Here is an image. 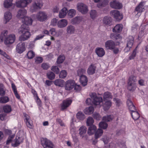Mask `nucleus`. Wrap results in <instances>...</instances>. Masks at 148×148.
<instances>
[{"label": "nucleus", "instance_id": "60", "mask_svg": "<svg viewBox=\"0 0 148 148\" xmlns=\"http://www.w3.org/2000/svg\"><path fill=\"white\" fill-rule=\"evenodd\" d=\"M136 49H135L133 52L132 54L129 57V58L130 60L133 59L135 57L136 54Z\"/></svg>", "mask_w": 148, "mask_h": 148}, {"label": "nucleus", "instance_id": "47", "mask_svg": "<svg viewBox=\"0 0 148 148\" xmlns=\"http://www.w3.org/2000/svg\"><path fill=\"white\" fill-rule=\"evenodd\" d=\"M75 14L76 11L73 9H71L68 11V15L71 18L74 16Z\"/></svg>", "mask_w": 148, "mask_h": 148}, {"label": "nucleus", "instance_id": "14", "mask_svg": "<svg viewBox=\"0 0 148 148\" xmlns=\"http://www.w3.org/2000/svg\"><path fill=\"white\" fill-rule=\"evenodd\" d=\"M32 1V0H21L16 3V5L18 7L24 8L25 7Z\"/></svg>", "mask_w": 148, "mask_h": 148}, {"label": "nucleus", "instance_id": "45", "mask_svg": "<svg viewBox=\"0 0 148 148\" xmlns=\"http://www.w3.org/2000/svg\"><path fill=\"white\" fill-rule=\"evenodd\" d=\"M113 118V117L111 115L105 116L103 118V121L105 122H109L111 121Z\"/></svg>", "mask_w": 148, "mask_h": 148}, {"label": "nucleus", "instance_id": "35", "mask_svg": "<svg viewBox=\"0 0 148 148\" xmlns=\"http://www.w3.org/2000/svg\"><path fill=\"white\" fill-rule=\"evenodd\" d=\"M75 31L74 27L72 25H69L67 27L66 32L69 34H72L74 33Z\"/></svg>", "mask_w": 148, "mask_h": 148}, {"label": "nucleus", "instance_id": "24", "mask_svg": "<svg viewBox=\"0 0 148 148\" xmlns=\"http://www.w3.org/2000/svg\"><path fill=\"white\" fill-rule=\"evenodd\" d=\"M123 27V26L122 24H117L113 28V32L115 33H119L122 31Z\"/></svg>", "mask_w": 148, "mask_h": 148}, {"label": "nucleus", "instance_id": "58", "mask_svg": "<svg viewBox=\"0 0 148 148\" xmlns=\"http://www.w3.org/2000/svg\"><path fill=\"white\" fill-rule=\"evenodd\" d=\"M0 54L3 56L5 58H6L7 59H10V56L8 55L6 53L3 51L1 50L0 49Z\"/></svg>", "mask_w": 148, "mask_h": 148}, {"label": "nucleus", "instance_id": "32", "mask_svg": "<svg viewBox=\"0 0 148 148\" xmlns=\"http://www.w3.org/2000/svg\"><path fill=\"white\" fill-rule=\"evenodd\" d=\"M105 103L103 105V109L105 110H108L111 107L112 103L110 100L104 101Z\"/></svg>", "mask_w": 148, "mask_h": 148}, {"label": "nucleus", "instance_id": "40", "mask_svg": "<svg viewBox=\"0 0 148 148\" xmlns=\"http://www.w3.org/2000/svg\"><path fill=\"white\" fill-rule=\"evenodd\" d=\"M64 80L62 79H58L56 80L54 82V84L57 86L62 87L63 85Z\"/></svg>", "mask_w": 148, "mask_h": 148}, {"label": "nucleus", "instance_id": "10", "mask_svg": "<svg viewBox=\"0 0 148 148\" xmlns=\"http://www.w3.org/2000/svg\"><path fill=\"white\" fill-rule=\"evenodd\" d=\"M72 100L70 99H67L64 100L61 104V108L62 110H64L69 106L71 104Z\"/></svg>", "mask_w": 148, "mask_h": 148}, {"label": "nucleus", "instance_id": "61", "mask_svg": "<svg viewBox=\"0 0 148 148\" xmlns=\"http://www.w3.org/2000/svg\"><path fill=\"white\" fill-rule=\"evenodd\" d=\"M93 117L97 120H99L101 118L100 115L98 113H95L93 114Z\"/></svg>", "mask_w": 148, "mask_h": 148}, {"label": "nucleus", "instance_id": "54", "mask_svg": "<svg viewBox=\"0 0 148 148\" xmlns=\"http://www.w3.org/2000/svg\"><path fill=\"white\" fill-rule=\"evenodd\" d=\"M94 122V120L92 117H88L87 119L86 122L87 125L88 126L92 125L93 123Z\"/></svg>", "mask_w": 148, "mask_h": 148}, {"label": "nucleus", "instance_id": "46", "mask_svg": "<svg viewBox=\"0 0 148 148\" xmlns=\"http://www.w3.org/2000/svg\"><path fill=\"white\" fill-rule=\"evenodd\" d=\"M3 110L5 112L8 113L11 111L12 109L10 106L6 105L3 107Z\"/></svg>", "mask_w": 148, "mask_h": 148}, {"label": "nucleus", "instance_id": "59", "mask_svg": "<svg viewBox=\"0 0 148 148\" xmlns=\"http://www.w3.org/2000/svg\"><path fill=\"white\" fill-rule=\"evenodd\" d=\"M41 67L43 69L47 70L49 67V66L47 63H43L42 64Z\"/></svg>", "mask_w": 148, "mask_h": 148}, {"label": "nucleus", "instance_id": "37", "mask_svg": "<svg viewBox=\"0 0 148 148\" xmlns=\"http://www.w3.org/2000/svg\"><path fill=\"white\" fill-rule=\"evenodd\" d=\"M84 112L86 114H90L94 111V108L92 106H90L86 108L84 110Z\"/></svg>", "mask_w": 148, "mask_h": 148}, {"label": "nucleus", "instance_id": "19", "mask_svg": "<svg viewBox=\"0 0 148 148\" xmlns=\"http://www.w3.org/2000/svg\"><path fill=\"white\" fill-rule=\"evenodd\" d=\"M26 10L24 8L21 9L18 12L17 17L18 18H22L23 20L25 17L26 16Z\"/></svg>", "mask_w": 148, "mask_h": 148}, {"label": "nucleus", "instance_id": "17", "mask_svg": "<svg viewBox=\"0 0 148 148\" xmlns=\"http://www.w3.org/2000/svg\"><path fill=\"white\" fill-rule=\"evenodd\" d=\"M115 46L114 42L111 40H108L105 43V47L107 49L112 50L115 47Z\"/></svg>", "mask_w": 148, "mask_h": 148}, {"label": "nucleus", "instance_id": "57", "mask_svg": "<svg viewBox=\"0 0 148 148\" xmlns=\"http://www.w3.org/2000/svg\"><path fill=\"white\" fill-rule=\"evenodd\" d=\"M51 70L57 74H58L60 72L59 69L56 66H53L51 68Z\"/></svg>", "mask_w": 148, "mask_h": 148}, {"label": "nucleus", "instance_id": "11", "mask_svg": "<svg viewBox=\"0 0 148 148\" xmlns=\"http://www.w3.org/2000/svg\"><path fill=\"white\" fill-rule=\"evenodd\" d=\"M110 14L117 21L121 20L123 18L122 14L117 10H114L111 11Z\"/></svg>", "mask_w": 148, "mask_h": 148}, {"label": "nucleus", "instance_id": "13", "mask_svg": "<svg viewBox=\"0 0 148 148\" xmlns=\"http://www.w3.org/2000/svg\"><path fill=\"white\" fill-rule=\"evenodd\" d=\"M23 140V138L17 136L15 139L12 141V145L14 147H16L20 144L22 143Z\"/></svg>", "mask_w": 148, "mask_h": 148}, {"label": "nucleus", "instance_id": "62", "mask_svg": "<svg viewBox=\"0 0 148 148\" xmlns=\"http://www.w3.org/2000/svg\"><path fill=\"white\" fill-rule=\"evenodd\" d=\"M85 72V70L84 69H79L77 71V74L78 75H82Z\"/></svg>", "mask_w": 148, "mask_h": 148}, {"label": "nucleus", "instance_id": "34", "mask_svg": "<svg viewBox=\"0 0 148 148\" xmlns=\"http://www.w3.org/2000/svg\"><path fill=\"white\" fill-rule=\"evenodd\" d=\"M111 21V18L109 16H105L103 19V23L106 25H110Z\"/></svg>", "mask_w": 148, "mask_h": 148}, {"label": "nucleus", "instance_id": "7", "mask_svg": "<svg viewBox=\"0 0 148 148\" xmlns=\"http://www.w3.org/2000/svg\"><path fill=\"white\" fill-rule=\"evenodd\" d=\"M37 19L39 21L43 22L47 20V14L43 11H40L36 15Z\"/></svg>", "mask_w": 148, "mask_h": 148}, {"label": "nucleus", "instance_id": "43", "mask_svg": "<svg viewBox=\"0 0 148 148\" xmlns=\"http://www.w3.org/2000/svg\"><path fill=\"white\" fill-rule=\"evenodd\" d=\"M5 89L3 85L0 83V95L3 96L5 95Z\"/></svg>", "mask_w": 148, "mask_h": 148}, {"label": "nucleus", "instance_id": "64", "mask_svg": "<svg viewBox=\"0 0 148 148\" xmlns=\"http://www.w3.org/2000/svg\"><path fill=\"white\" fill-rule=\"evenodd\" d=\"M49 34H50L52 36H55L56 35V31L55 29L54 28H52L50 29L49 31Z\"/></svg>", "mask_w": 148, "mask_h": 148}, {"label": "nucleus", "instance_id": "38", "mask_svg": "<svg viewBox=\"0 0 148 148\" xmlns=\"http://www.w3.org/2000/svg\"><path fill=\"white\" fill-rule=\"evenodd\" d=\"M95 133V138L96 139H97L102 135L103 131L101 129H98Z\"/></svg>", "mask_w": 148, "mask_h": 148}, {"label": "nucleus", "instance_id": "16", "mask_svg": "<svg viewBox=\"0 0 148 148\" xmlns=\"http://www.w3.org/2000/svg\"><path fill=\"white\" fill-rule=\"evenodd\" d=\"M16 51L18 53H21L25 50V44L21 42L17 44L16 46Z\"/></svg>", "mask_w": 148, "mask_h": 148}, {"label": "nucleus", "instance_id": "27", "mask_svg": "<svg viewBox=\"0 0 148 148\" xmlns=\"http://www.w3.org/2000/svg\"><path fill=\"white\" fill-rule=\"evenodd\" d=\"M82 19V17L76 16L71 20V23L73 25L78 24L81 22Z\"/></svg>", "mask_w": 148, "mask_h": 148}, {"label": "nucleus", "instance_id": "29", "mask_svg": "<svg viewBox=\"0 0 148 148\" xmlns=\"http://www.w3.org/2000/svg\"><path fill=\"white\" fill-rule=\"evenodd\" d=\"M80 81L82 85L84 86L87 84L88 81L87 77L84 75H82L80 77Z\"/></svg>", "mask_w": 148, "mask_h": 148}, {"label": "nucleus", "instance_id": "8", "mask_svg": "<svg viewBox=\"0 0 148 148\" xmlns=\"http://www.w3.org/2000/svg\"><path fill=\"white\" fill-rule=\"evenodd\" d=\"M41 143L44 148H53L52 143L47 138H42L41 140Z\"/></svg>", "mask_w": 148, "mask_h": 148}, {"label": "nucleus", "instance_id": "51", "mask_svg": "<svg viewBox=\"0 0 148 148\" xmlns=\"http://www.w3.org/2000/svg\"><path fill=\"white\" fill-rule=\"evenodd\" d=\"M27 55L29 59H31L34 57L35 54L34 52L33 51H30L27 53Z\"/></svg>", "mask_w": 148, "mask_h": 148}, {"label": "nucleus", "instance_id": "31", "mask_svg": "<svg viewBox=\"0 0 148 148\" xmlns=\"http://www.w3.org/2000/svg\"><path fill=\"white\" fill-rule=\"evenodd\" d=\"M8 34V32L7 30H4L1 32L0 36V42H2L3 39L5 40V38L7 37Z\"/></svg>", "mask_w": 148, "mask_h": 148}, {"label": "nucleus", "instance_id": "63", "mask_svg": "<svg viewBox=\"0 0 148 148\" xmlns=\"http://www.w3.org/2000/svg\"><path fill=\"white\" fill-rule=\"evenodd\" d=\"M113 100L115 102L116 105L117 106H119L121 103L120 100L118 99L114 98V99Z\"/></svg>", "mask_w": 148, "mask_h": 148}, {"label": "nucleus", "instance_id": "3", "mask_svg": "<svg viewBox=\"0 0 148 148\" xmlns=\"http://www.w3.org/2000/svg\"><path fill=\"white\" fill-rule=\"evenodd\" d=\"M136 81L135 77L132 76L130 77L128 82V89L129 90L133 91L135 90L136 88Z\"/></svg>", "mask_w": 148, "mask_h": 148}, {"label": "nucleus", "instance_id": "5", "mask_svg": "<svg viewBox=\"0 0 148 148\" xmlns=\"http://www.w3.org/2000/svg\"><path fill=\"white\" fill-rule=\"evenodd\" d=\"M90 95L91 99L93 100V103L96 105H99L103 101V99L101 97H98L96 93L95 92L91 93Z\"/></svg>", "mask_w": 148, "mask_h": 148}, {"label": "nucleus", "instance_id": "33", "mask_svg": "<svg viewBox=\"0 0 148 148\" xmlns=\"http://www.w3.org/2000/svg\"><path fill=\"white\" fill-rule=\"evenodd\" d=\"M112 96L111 94L109 92H106L104 93L103 95V100L104 101H108L110 100L112 98Z\"/></svg>", "mask_w": 148, "mask_h": 148}, {"label": "nucleus", "instance_id": "20", "mask_svg": "<svg viewBox=\"0 0 148 148\" xmlns=\"http://www.w3.org/2000/svg\"><path fill=\"white\" fill-rule=\"evenodd\" d=\"M22 21L23 23V25H25V26H28V25H32L33 20L31 17L26 16L22 20Z\"/></svg>", "mask_w": 148, "mask_h": 148}, {"label": "nucleus", "instance_id": "39", "mask_svg": "<svg viewBox=\"0 0 148 148\" xmlns=\"http://www.w3.org/2000/svg\"><path fill=\"white\" fill-rule=\"evenodd\" d=\"M110 37L113 40L121 39V37L120 34L118 33H112L110 34Z\"/></svg>", "mask_w": 148, "mask_h": 148}, {"label": "nucleus", "instance_id": "28", "mask_svg": "<svg viewBox=\"0 0 148 148\" xmlns=\"http://www.w3.org/2000/svg\"><path fill=\"white\" fill-rule=\"evenodd\" d=\"M95 51L99 57H102L105 54L104 50L102 48H97Z\"/></svg>", "mask_w": 148, "mask_h": 148}, {"label": "nucleus", "instance_id": "22", "mask_svg": "<svg viewBox=\"0 0 148 148\" xmlns=\"http://www.w3.org/2000/svg\"><path fill=\"white\" fill-rule=\"evenodd\" d=\"M12 14L9 11L5 12L4 15V22L6 24L9 22L12 18Z\"/></svg>", "mask_w": 148, "mask_h": 148}, {"label": "nucleus", "instance_id": "36", "mask_svg": "<svg viewBox=\"0 0 148 148\" xmlns=\"http://www.w3.org/2000/svg\"><path fill=\"white\" fill-rule=\"evenodd\" d=\"M86 128L85 126H82L79 129V134L81 137H83L84 135L86 133Z\"/></svg>", "mask_w": 148, "mask_h": 148}, {"label": "nucleus", "instance_id": "2", "mask_svg": "<svg viewBox=\"0 0 148 148\" xmlns=\"http://www.w3.org/2000/svg\"><path fill=\"white\" fill-rule=\"evenodd\" d=\"M43 5V3L42 0H35L33 3L30 11L32 12H35L41 9Z\"/></svg>", "mask_w": 148, "mask_h": 148}, {"label": "nucleus", "instance_id": "18", "mask_svg": "<svg viewBox=\"0 0 148 148\" xmlns=\"http://www.w3.org/2000/svg\"><path fill=\"white\" fill-rule=\"evenodd\" d=\"M110 7L114 9H120L122 7L121 3L117 1H114L110 2Z\"/></svg>", "mask_w": 148, "mask_h": 148}, {"label": "nucleus", "instance_id": "30", "mask_svg": "<svg viewBox=\"0 0 148 148\" xmlns=\"http://www.w3.org/2000/svg\"><path fill=\"white\" fill-rule=\"evenodd\" d=\"M67 11L66 8L65 7L63 8L59 12V17L61 18H64L66 15Z\"/></svg>", "mask_w": 148, "mask_h": 148}, {"label": "nucleus", "instance_id": "26", "mask_svg": "<svg viewBox=\"0 0 148 148\" xmlns=\"http://www.w3.org/2000/svg\"><path fill=\"white\" fill-rule=\"evenodd\" d=\"M96 67L94 65L91 64L87 70V73L88 74L92 75L95 73Z\"/></svg>", "mask_w": 148, "mask_h": 148}, {"label": "nucleus", "instance_id": "6", "mask_svg": "<svg viewBox=\"0 0 148 148\" xmlns=\"http://www.w3.org/2000/svg\"><path fill=\"white\" fill-rule=\"evenodd\" d=\"M144 5L145 2H141L136 7L135 13L136 14V16L138 17L140 15L141 13L143 11V10L144 9Z\"/></svg>", "mask_w": 148, "mask_h": 148}, {"label": "nucleus", "instance_id": "4", "mask_svg": "<svg viewBox=\"0 0 148 148\" xmlns=\"http://www.w3.org/2000/svg\"><path fill=\"white\" fill-rule=\"evenodd\" d=\"M134 42V38L132 36H129L126 39V46L124 49L125 52H127L132 47Z\"/></svg>", "mask_w": 148, "mask_h": 148}, {"label": "nucleus", "instance_id": "25", "mask_svg": "<svg viewBox=\"0 0 148 148\" xmlns=\"http://www.w3.org/2000/svg\"><path fill=\"white\" fill-rule=\"evenodd\" d=\"M97 130L96 127L94 125H90L88 127V133L90 135L93 134L96 132Z\"/></svg>", "mask_w": 148, "mask_h": 148}, {"label": "nucleus", "instance_id": "50", "mask_svg": "<svg viewBox=\"0 0 148 148\" xmlns=\"http://www.w3.org/2000/svg\"><path fill=\"white\" fill-rule=\"evenodd\" d=\"M67 75V72L64 70L62 71L60 74L59 77L61 78H64Z\"/></svg>", "mask_w": 148, "mask_h": 148}, {"label": "nucleus", "instance_id": "41", "mask_svg": "<svg viewBox=\"0 0 148 148\" xmlns=\"http://www.w3.org/2000/svg\"><path fill=\"white\" fill-rule=\"evenodd\" d=\"M12 0H5L4 6L5 8H8L12 6Z\"/></svg>", "mask_w": 148, "mask_h": 148}, {"label": "nucleus", "instance_id": "48", "mask_svg": "<svg viewBox=\"0 0 148 148\" xmlns=\"http://www.w3.org/2000/svg\"><path fill=\"white\" fill-rule=\"evenodd\" d=\"M108 124L106 122H105L103 121L100 122L99 124V127L103 129H106L108 127Z\"/></svg>", "mask_w": 148, "mask_h": 148}, {"label": "nucleus", "instance_id": "56", "mask_svg": "<svg viewBox=\"0 0 148 148\" xmlns=\"http://www.w3.org/2000/svg\"><path fill=\"white\" fill-rule=\"evenodd\" d=\"M35 62L36 64H39L41 63L43 60L42 58L41 57H36L35 59Z\"/></svg>", "mask_w": 148, "mask_h": 148}, {"label": "nucleus", "instance_id": "9", "mask_svg": "<svg viewBox=\"0 0 148 148\" xmlns=\"http://www.w3.org/2000/svg\"><path fill=\"white\" fill-rule=\"evenodd\" d=\"M15 39V35L13 34H11L5 38L4 40V43L6 45L11 44L14 42Z\"/></svg>", "mask_w": 148, "mask_h": 148}, {"label": "nucleus", "instance_id": "55", "mask_svg": "<svg viewBox=\"0 0 148 148\" xmlns=\"http://www.w3.org/2000/svg\"><path fill=\"white\" fill-rule=\"evenodd\" d=\"M65 59V57L63 55H60L58 58L57 62L59 64L62 63Z\"/></svg>", "mask_w": 148, "mask_h": 148}, {"label": "nucleus", "instance_id": "42", "mask_svg": "<svg viewBox=\"0 0 148 148\" xmlns=\"http://www.w3.org/2000/svg\"><path fill=\"white\" fill-rule=\"evenodd\" d=\"M131 114L133 119L135 120H137L140 117L139 114L136 110L131 112Z\"/></svg>", "mask_w": 148, "mask_h": 148}, {"label": "nucleus", "instance_id": "21", "mask_svg": "<svg viewBox=\"0 0 148 148\" xmlns=\"http://www.w3.org/2000/svg\"><path fill=\"white\" fill-rule=\"evenodd\" d=\"M24 116L25 117V121L27 126L30 128H32L33 127L32 121L30 119V117L26 114Z\"/></svg>", "mask_w": 148, "mask_h": 148}, {"label": "nucleus", "instance_id": "12", "mask_svg": "<svg viewBox=\"0 0 148 148\" xmlns=\"http://www.w3.org/2000/svg\"><path fill=\"white\" fill-rule=\"evenodd\" d=\"M77 7L78 11L82 14H86L88 11L87 7L86 5L83 3L78 4Z\"/></svg>", "mask_w": 148, "mask_h": 148}, {"label": "nucleus", "instance_id": "23", "mask_svg": "<svg viewBox=\"0 0 148 148\" xmlns=\"http://www.w3.org/2000/svg\"><path fill=\"white\" fill-rule=\"evenodd\" d=\"M68 24L67 21L65 19H62L59 21L58 23V27L60 28L65 27Z\"/></svg>", "mask_w": 148, "mask_h": 148}, {"label": "nucleus", "instance_id": "49", "mask_svg": "<svg viewBox=\"0 0 148 148\" xmlns=\"http://www.w3.org/2000/svg\"><path fill=\"white\" fill-rule=\"evenodd\" d=\"M77 119L80 120H83L85 118L84 114L81 112H78L76 114Z\"/></svg>", "mask_w": 148, "mask_h": 148}, {"label": "nucleus", "instance_id": "15", "mask_svg": "<svg viewBox=\"0 0 148 148\" xmlns=\"http://www.w3.org/2000/svg\"><path fill=\"white\" fill-rule=\"evenodd\" d=\"M75 82L73 80H69L66 82L65 89L67 90H71L74 87Z\"/></svg>", "mask_w": 148, "mask_h": 148}, {"label": "nucleus", "instance_id": "1", "mask_svg": "<svg viewBox=\"0 0 148 148\" xmlns=\"http://www.w3.org/2000/svg\"><path fill=\"white\" fill-rule=\"evenodd\" d=\"M19 33L22 34L19 38L21 41H25L29 38L31 36V34L29 31V28L28 26H25V25H22L21 27L19 30Z\"/></svg>", "mask_w": 148, "mask_h": 148}, {"label": "nucleus", "instance_id": "44", "mask_svg": "<svg viewBox=\"0 0 148 148\" xmlns=\"http://www.w3.org/2000/svg\"><path fill=\"white\" fill-rule=\"evenodd\" d=\"M10 100L9 98L7 96H3L0 97V103H6Z\"/></svg>", "mask_w": 148, "mask_h": 148}, {"label": "nucleus", "instance_id": "53", "mask_svg": "<svg viewBox=\"0 0 148 148\" xmlns=\"http://www.w3.org/2000/svg\"><path fill=\"white\" fill-rule=\"evenodd\" d=\"M47 76L48 78L51 80L54 79L55 76L54 73L52 72H48L47 73Z\"/></svg>", "mask_w": 148, "mask_h": 148}, {"label": "nucleus", "instance_id": "52", "mask_svg": "<svg viewBox=\"0 0 148 148\" xmlns=\"http://www.w3.org/2000/svg\"><path fill=\"white\" fill-rule=\"evenodd\" d=\"M90 15L91 17L94 19L97 16V13L96 11L95 10H92L90 12Z\"/></svg>", "mask_w": 148, "mask_h": 148}]
</instances>
